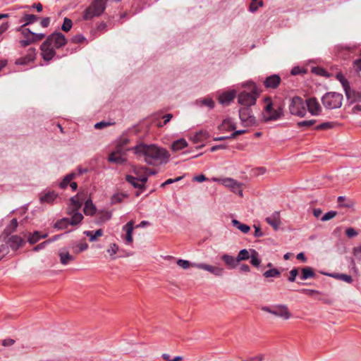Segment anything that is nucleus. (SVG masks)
<instances>
[{
	"label": "nucleus",
	"mask_w": 361,
	"mask_h": 361,
	"mask_svg": "<svg viewBox=\"0 0 361 361\" xmlns=\"http://www.w3.org/2000/svg\"><path fill=\"white\" fill-rule=\"evenodd\" d=\"M132 149L136 155L143 157L144 161L149 165L157 166L166 163L170 157L165 149L155 145L140 144Z\"/></svg>",
	"instance_id": "obj_1"
},
{
	"label": "nucleus",
	"mask_w": 361,
	"mask_h": 361,
	"mask_svg": "<svg viewBox=\"0 0 361 361\" xmlns=\"http://www.w3.org/2000/svg\"><path fill=\"white\" fill-rule=\"evenodd\" d=\"M67 42L65 35L60 32H55L49 35L40 46L43 59L47 61L51 60L56 56L55 49L63 47L67 44Z\"/></svg>",
	"instance_id": "obj_2"
},
{
	"label": "nucleus",
	"mask_w": 361,
	"mask_h": 361,
	"mask_svg": "<svg viewBox=\"0 0 361 361\" xmlns=\"http://www.w3.org/2000/svg\"><path fill=\"white\" fill-rule=\"evenodd\" d=\"M243 87H249L250 91L246 90L240 92L238 95V103L243 106L251 107L256 104L257 99L260 94L255 84L251 81H248L242 84Z\"/></svg>",
	"instance_id": "obj_3"
},
{
	"label": "nucleus",
	"mask_w": 361,
	"mask_h": 361,
	"mask_svg": "<svg viewBox=\"0 0 361 361\" xmlns=\"http://www.w3.org/2000/svg\"><path fill=\"white\" fill-rule=\"evenodd\" d=\"M264 103L265 106L264 112L262 113V119L264 122L276 121L282 116V109L279 106L277 109H274L271 99L270 97H267L264 98Z\"/></svg>",
	"instance_id": "obj_4"
},
{
	"label": "nucleus",
	"mask_w": 361,
	"mask_h": 361,
	"mask_svg": "<svg viewBox=\"0 0 361 361\" xmlns=\"http://www.w3.org/2000/svg\"><path fill=\"white\" fill-rule=\"evenodd\" d=\"M106 8L104 0H94L91 4L85 10L83 19L89 20L94 17L101 16Z\"/></svg>",
	"instance_id": "obj_5"
},
{
	"label": "nucleus",
	"mask_w": 361,
	"mask_h": 361,
	"mask_svg": "<svg viewBox=\"0 0 361 361\" xmlns=\"http://www.w3.org/2000/svg\"><path fill=\"white\" fill-rule=\"evenodd\" d=\"M343 95L335 92L326 93L322 98L323 106L327 109H338L342 105Z\"/></svg>",
	"instance_id": "obj_6"
},
{
	"label": "nucleus",
	"mask_w": 361,
	"mask_h": 361,
	"mask_svg": "<svg viewBox=\"0 0 361 361\" xmlns=\"http://www.w3.org/2000/svg\"><path fill=\"white\" fill-rule=\"evenodd\" d=\"M262 310L284 320H288L292 317L288 306L283 304L274 305L271 307L263 306Z\"/></svg>",
	"instance_id": "obj_7"
},
{
	"label": "nucleus",
	"mask_w": 361,
	"mask_h": 361,
	"mask_svg": "<svg viewBox=\"0 0 361 361\" xmlns=\"http://www.w3.org/2000/svg\"><path fill=\"white\" fill-rule=\"evenodd\" d=\"M241 123L245 127H251L257 125V119L253 114L251 107L242 106L238 110Z\"/></svg>",
	"instance_id": "obj_8"
},
{
	"label": "nucleus",
	"mask_w": 361,
	"mask_h": 361,
	"mask_svg": "<svg viewBox=\"0 0 361 361\" xmlns=\"http://www.w3.org/2000/svg\"><path fill=\"white\" fill-rule=\"evenodd\" d=\"M289 111L292 115L304 117L306 114V106L303 99L300 97H294L289 104Z\"/></svg>",
	"instance_id": "obj_9"
},
{
	"label": "nucleus",
	"mask_w": 361,
	"mask_h": 361,
	"mask_svg": "<svg viewBox=\"0 0 361 361\" xmlns=\"http://www.w3.org/2000/svg\"><path fill=\"white\" fill-rule=\"evenodd\" d=\"M214 180L221 182L224 186L229 188L233 192L238 194L240 196H243L242 184L237 180L230 178L221 180L215 178Z\"/></svg>",
	"instance_id": "obj_10"
},
{
	"label": "nucleus",
	"mask_w": 361,
	"mask_h": 361,
	"mask_svg": "<svg viewBox=\"0 0 361 361\" xmlns=\"http://www.w3.org/2000/svg\"><path fill=\"white\" fill-rule=\"evenodd\" d=\"M193 267L207 271L216 276H221L224 273V269L220 267L212 266L204 263L194 264Z\"/></svg>",
	"instance_id": "obj_11"
},
{
	"label": "nucleus",
	"mask_w": 361,
	"mask_h": 361,
	"mask_svg": "<svg viewBox=\"0 0 361 361\" xmlns=\"http://www.w3.org/2000/svg\"><path fill=\"white\" fill-rule=\"evenodd\" d=\"M148 176L143 175L140 176L138 178L131 175H127L126 176V180L130 183L134 188L142 190L145 188V183L147 181Z\"/></svg>",
	"instance_id": "obj_12"
},
{
	"label": "nucleus",
	"mask_w": 361,
	"mask_h": 361,
	"mask_svg": "<svg viewBox=\"0 0 361 361\" xmlns=\"http://www.w3.org/2000/svg\"><path fill=\"white\" fill-rule=\"evenodd\" d=\"M305 106L308 111L312 116H318L322 112V107L315 97H311L306 100Z\"/></svg>",
	"instance_id": "obj_13"
},
{
	"label": "nucleus",
	"mask_w": 361,
	"mask_h": 361,
	"mask_svg": "<svg viewBox=\"0 0 361 361\" xmlns=\"http://www.w3.org/2000/svg\"><path fill=\"white\" fill-rule=\"evenodd\" d=\"M236 94L237 92L235 90L224 92L219 95L218 100L222 105H228L234 99Z\"/></svg>",
	"instance_id": "obj_14"
},
{
	"label": "nucleus",
	"mask_w": 361,
	"mask_h": 361,
	"mask_svg": "<svg viewBox=\"0 0 361 361\" xmlns=\"http://www.w3.org/2000/svg\"><path fill=\"white\" fill-rule=\"evenodd\" d=\"M25 243V240L21 237L17 235H13L8 238L5 244L8 247H10L13 250L16 251Z\"/></svg>",
	"instance_id": "obj_15"
},
{
	"label": "nucleus",
	"mask_w": 361,
	"mask_h": 361,
	"mask_svg": "<svg viewBox=\"0 0 361 361\" xmlns=\"http://www.w3.org/2000/svg\"><path fill=\"white\" fill-rule=\"evenodd\" d=\"M36 56V49L35 48H30L25 56L20 57L16 61L17 65H27L33 61Z\"/></svg>",
	"instance_id": "obj_16"
},
{
	"label": "nucleus",
	"mask_w": 361,
	"mask_h": 361,
	"mask_svg": "<svg viewBox=\"0 0 361 361\" xmlns=\"http://www.w3.org/2000/svg\"><path fill=\"white\" fill-rule=\"evenodd\" d=\"M58 194L54 191H44L39 195V202L42 204H53L57 198Z\"/></svg>",
	"instance_id": "obj_17"
},
{
	"label": "nucleus",
	"mask_w": 361,
	"mask_h": 361,
	"mask_svg": "<svg viewBox=\"0 0 361 361\" xmlns=\"http://www.w3.org/2000/svg\"><path fill=\"white\" fill-rule=\"evenodd\" d=\"M265 221L275 231H277L281 225L280 213L279 212H274L270 216H267Z\"/></svg>",
	"instance_id": "obj_18"
},
{
	"label": "nucleus",
	"mask_w": 361,
	"mask_h": 361,
	"mask_svg": "<svg viewBox=\"0 0 361 361\" xmlns=\"http://www.w3.org/2000/svg\"><path fill=\"white\" fill-rule=\"evenodd\" d=\"M45 37L44 33H33L32 37L25 38V39L20 40L19 44L22 47H26L32 43L41 41Z\"/></svg>",
	"instance_id": "obj_19"
},
{
	"label": "nucleus",
	"mask_w": 361,
	"mask_h": 361,
	"mask_svg": "<svg viewBox=\"0 0 361 361\" xmlns=\"http://www.w3.org/2000/svg\"><path fill=\"white\" fill-rule=\"evenodd\" d=\"M281 78L279 75L274 74L266 78L264 85L266 88H276L281 83Z\"/></svg>",
	"instance_id": "obj_20"
},
{
	"label": "nucleus",
	"mask_w": 361,
	"mask_h": 361,
	"mask_svg": "<svg viewBox=\"0 0 361 361\" xmlns=\"http://www.w3.org/2000/svg\"><path fill=\"white\" fill-rule=\"evenodd\" d=\"M59 256L60 258V263L63 265H66L75 259L73 255H71L67 248H61L59 250Z\"/></svg>",
	"instance_id": "obj_21"
},
{
	"label": "nucleus",
	"mask_w": 361,
	"mask_h": 361,
	"mask_svg": "<svg viewBox=\"0 0 361 361\" xmlns=\"http://www.w3.org/2000/svg\"><path fill=\"white\" fill-rule=\"evenodd\" d=\"M345 96L347 97L348 101L350 103H355L361 100V93L359 92H356L351 88L348 90H345Z\"/></svg>",
	"instance_id": "obj_22"
},
{
	"label": "nucleus",
	"mask_w": 361,
	"mask_h": 361,
	"mask_svg": "<svg viewBox=\"0 0 361 361\" xmlns=\"http://www.w3.org/2000/svg\"><path fill=\"white\" fill-rule=\"evenodd\" d=\"M221 259L224 262L226 266L230 269H235L238 264V262L237 258L229 255L228 254H224L221 257Z\"/></svg>",
	"instance_id": "obj_23"
},
{
	"label": "nucleus",
	"mask_w": 361,
	"mask_h": 361,
	"mask_svg": "<svg viewBox=\"0 0 361 361\" xmlns=\"http://www.w3.org/2000/svg\"><path fill=\"white\" fill-rule=\"evenodd\" d=\"M134 228L133 221H128L123 228L126 232V242L128 244H130L133 242V231Z\"/></svg>",
	"instance_id": "obj_24"
},
{
	"label": "nucleus",
	"mask_w": 361,
	"mask_h": 361,
	"mask_svg": "<svg viewBox=\"0 0 361 361\" xmlns=\"http://www.w3.org/2000/svg\"><path fill=\"white\" fill-rule=\"evenodd\" d=\"M108 161L114 164H122L126 161V156L120 154L110 153L108 157Z\"/></svg>",
	"instance_id": "obj_25"
},
{
	"label": "nucleus",
	"mask_w": 361,
	"mask_h": 361,
	"mask_svg": "<svg viewBox=\"0 0 361 361\" xmlns=\"http://www.w3.org/2000/svg\"><path fill=\"white\" fill-rule=\"evenodd\" d=\"M235 128V123L231 118L224 119L220 126V130L225 131L234 130Z\"/></svg>",
	"instance_id": "obj_26"
},
{
	"label": "nucleus",
	"mask_w": 361,
	"mask_h": 361,
	"mask_svg": "<svg viewBox=\"0 0 361 361\" xmlns=\"http://www.w3.org/2000/svg\"><path fill=\"white\" fill-rule=\"evenodd\" d=\"M39 20V17L34 14H24V16L20 19V22L23 23V26H27L37 22Z\"/></svg>",
	"instance_id": "obj_27"
},
{
	"label": "nucleus",
	"mask_w": 361,
	"mask_h": 361,
	"mask_svg": "<svg viewBox=\"0 0 361 361\" xmlns=\"http://www.w3.org/2000/svg\"><path fill=\"white\" fill-rule=\"evenodd\" d=\"M316 276L314 269L310 267H305L301 269L300 278L302 280L314 278Z\"/></svg>",
	"instance_id": "obj_28"
},
{
	"label": "nucleus",
	"mask_w": 361,
	"mask_h": 361,
	"mask_svg": "<svg viewBox=\"0 0 361 361\" xmlns=\"http://www.w3.org/2000/svg\"><path fill=\"white\" fill-rule=\"evenodd\" d=\"M48 236L47 233L41 234L39 231H34L28 238L27 241L30 244H35L42 238H46Z\"/></svg>",
	"instance_id": "obj_29"
},
{
	"label": "nucleus",
	"mask_w": 361,
	"mask_h": 361,
	"mask_svg": "<svg viewBox=\"0 0 361 361\" xmlns=\"http://www.w3.org/2000/svg\"><path fill=\"white\" fill-rule=\"evenodd\" d=\"M208 137L207 133L206 131L200 130L195 133L191 137L192 142L194 143H200L204 141Z\"/></svg>",
	"instance_id": "obj_30"
},
{
	"label": "nucleus",
	"mask_w": 361,
	"mask_h": 361,
	"mask_svg": "<svg viewBox=\"0 0 361 361\" xmlns=\"http://www.w3.org/2000/svg\"><path fill=\"white\" fill-rule=\"evenodd\" d=\"M188 143L184 138L178 139L174 141L171 145V149L174 152L179 151L185 147H187Z\"/></svg>",
	"instance_id": "obj_31"
},
{
	"label": "nucleus",
	"mask_w": 361,
	"mask_h": 361,
	"mask_svg": "<svg viewBox=\"0 0 361 361\" xmlns=\"http://www.w3.org/2000/svg\"><path fill=\"white\" fill-rule=\"evenodd\" d=\"M231 222L233 226L239 229L243 233H247L250 230V227L249 226L240 223L237 219H233Z\"/></svg>",
	"instance_id": "obj_32"
},
{
	"label": "nucleus",
	"mask_w": 361,
	"mask_h": 361,
	"mask_svg": "<svg viewBox=\"0 0 361 361\" xmlns=\"http://www.w3.org/2000/svg\"><path fill=\"white\" fill-rule=\"evenodd\" d=\"M329 276H331V277H333L336 279L343 281L348 283H351L353 281L351 276L345 274L335 273V274H331Z\"/></svg>",
	"instance_id": "obj_33"
},
{
	"label": "nucleus",
	"mask_w": 361,
	"mask_h": 361,
	"mask_svg": "<svg viewBox=\"0 0 361 361\" xmlns=\"http://www.w3.org/2000/svg\"><path fill=\"white\" fill-rule=\"evenodd\" d=\"M96 212V207L92 200H88L85 202L84 212L86 215H93Z\"/></svg>",
	"instance_id": "obj_34"
},
{
	"label": "nucleus",
	"mask_w": 361,
	"mask_h": 361,
	"mask_svg": "<svg viewBox=\"0 0 361 361\" xmlns=\"http://www.w3.org/2000/svg\"><path fill=\"white\" fill-rule=\"evenodd\" d=\"M83 219V216L81 213L74 212L71 218H68L69 225L75 226L80 224Z\"/></svg>",
	"instance_id": "obj_35"
},
{
	"label": "nucleus",
	"mask_w": 361,
	"mask_h": 361,
	"mask_svg": "<svg viewBox=\"0 0 361 361\" xmlns=\"http://www.w3.org/2000/svg\"><path fill=\"white\" fill-rule=\"evenodd\" d=\"M128 197V195L124 192H118L114 194L111 198V204H118L123 202L126 198Z\"/></svg>",
	"instance_id": "obj_36"
},
{
	"label": "nucleus",
	"mask_w": 361,
	"mask_h": 361,
	"mask_svg": "<svg viewBox=\"0 0 361 361\" xmlns=\"http://www.w3.org/2000/svg\"><path fill=\"white\" fill-rule=\"evenodd\" d=\"M250 254V263L255 267H258L261 263V260L259 258L258 252L255 250H251Z\"/></svg>",
	"instance_id": "obj_37"
},
{
	"label": "nucleus",
	"mask_w": 361,
	"mask_h": 361,
	"mask_svg": "<svg viewBox=\"0 0 361 361\" xmlns=\"http://www.w3.org/2000/svg\"><path fill=\"white\" fill-rule=\"evenodd\" d=\"M84 234L90 237V240L92 242L97 240L98 237L102 236L103 235V231L102 229H98L93 233L92 231H86L84 232Z\"/></svg>",
	"instance_id": "obj_38"
},
{
	"label": "nucleus",
	"mask_w": 361,
	"mask_h": 361,
	"mask_svg": "<svg viewBox=\"0 0 361 361\" xmlns=\"http://www.w3.org/2000/svg\"><path fill=\"white\" fill-rule=\"evenodd\" d=\"M68 225H69L68 218H63V219L57 221L54 224V228H56L58 230H63V229L67 228Z\"/></svg>",
	"instance_id": "obj_39"
},
{
	"label": "nucleus",
	"mask_w": 361,
	"mask_h": 361,
	"mask_svg": "<svg viewBox=\"0 0 361 361\" xmlns=\"http://www.w3.org/2000/svg\"><path fill=\"white\" fill-rule=\"evenodd\" d=\"M281 275V272L276 268L270 269L264 272L263 276L266 279L276 278Z\"/></svg>",
	"instance_id": "obj_40"
},
{
	"label": "nucleus",
	"mask_w": 361,
	"mask_h": 361,
	"mask_svg": "<svg viewBox=\"0 0 361 361\" xmlns=\"http://www.w3.org/2000/svg\"><path fill=\"white\" fill-rule=\"evenodd\" d=\"M75 173H71L66 175L63 180L60 183L59 187L61 188H66L69 183H71V180L75 178Z\"/></svg>",
	"instance_id": "obj_41"
},
{
	"label": "nucleus",
	"mask_w": 361,
	"mask_h": 361,
	"mask_svg": "<svg viewBox=\"0 0 361 361\" xmlns=\"http://www.w3.org/2000/svg\"><path fill=\"white\" fill-rule=\"evenodd\" d=\"M335 126V123L334 122H324L319 125L315 126V129L317 130H325L328 129H331Z\"/></svg>",
	"instance_id": "obj_42"
},
{
	"label": "nucleus",
	"mask_w": 361,
	"mask_h": 361,
	"mask_svg": "<svg viewBox=\"0 0 361 361\" xmlns=\"http://www.w3.org/2000/svg\"><path fill=\"white\" fill-rule=\"evenodd\" d=\"M250 255L249 251L246 249H243L238 252V255L236 258L239 263L240 261L247 260L250 259Z\"/></svg>",
	"instance_id": "obj_43"
},
{
	"label": "nucleus",
	"mask_w": 361,
	"mask_h": 361,
	"mask_svg": "<svg viewBox=\"0 0 361 361\" xmlns=\"http://www.w3.org/2000/svg\"><path fill=\"white\" fill-rule=\"evenodd\" d=\"M16 31L20 32L25 38L32 37V34L34 33L29 28H26L25 26L23 25L17 27Z\"/></svg>",
	"instance_id": "obj_44"
},
{
	"label": "nucleus",
	"mask_w": 361,
	"mask_h": 361,
	"mask_svg": "<svg viewBox=\"0 0 361 361\" xmlns=\"http://www.w3.org/2000/svg\"><path fill=\"white\" fill-rule=\"evenodd\" d=\"M86 38L81 34H78L71 37L70 42L73 44H80L86 42Z\"/></svg>",
	"instance_id": "obj_45"
},
{
	"label": "nucleus",
	"mask_w": 361,
	"mask_h": 361,
	"mask_svg": "<svg viewBox=\"0 0 361 361\" xmlns=\"http://www.w3.org/2000/svg\"><path fill=\"white\" fill-rule=\"evenodd\" d=\"M262 5L263 2L260 0H252L249 10L250 11L254 13L258 9L259 7L262 6Z\"/></svg>",
	"instance_id": "obj_46"
},
{
	"label": "nucleus",
	"mask_w": 361,
	"mask_h": 361,
	"mask_svg": "<svg viewBox=\"0 0 361 361\" xmlns=\"http://www.w3.org/2000/svg\"><path fill=\"white\" fill-rule=\"evenodd\" d=\"M176 263L180 267L183 268V269H187L190 267H193L192 265L195 264L190 262L188 260L182 259H178Z\"/></svg>",
	"instance_id": "obj_47"
},
{
	"label": "nucleus",
	"mask_w": 361,
	"mask_h": 361,
	"mask_svg": "<svg viewBox=\"0 0 361 361\" xmlns=\"http://www.w3.org/2000/svg\"><path fill=\"white\" fill-rule=\"evenodd\" d=\"M337 78L341 82L344 89V91H345V90H348L349 88H350L348 80L343 75H342L341 74H338Z\"/></svg>",
	"instance_id": "obj_48"
},
{
	"label": "nucleus",
	"mask_w": 361,
	"mask_h": 361,
	"mask_svg": "<svg viewBox=\"0 0 361 361\" xmlns=\"http://www.w3.org/2000/svg\"><path fill=\"white\" fill-rule=\"evenodd\" d=\"M73 25L72 20L68 18H65L63 20V23L61 26V30L64 32H68Z\"/></svg>",
	"instance_id": "obj_49"
},
{
	"label": "nucleus",
	"mask_w": 361,
	"mask_h": 361,
	"mask_svg": "<svg viewBox=\"0 0 361 361\" xmlns=\"http://www.w3.org/2000/svg\"><path fill=\"white\" fill-rule=\"evenodd\" d=\"M200 102L202 105L207 106L210 109H212L214 107V102L211 98L203 99Z\"/></svg>",
	"instance_id": "obj_50"
},
{
	"label": "nucleus",
	"mask_w": 361,
	"mask_h": 361,
	"mask_svg": "<svg viewBox=\"0 0 361 361\" xmlns=\"http://www.w3.org/2000/svg\"><path fill=\"white\" fill-rule=\"evenodd\" d=\"M71 204L73 205V209L78 210L81 206L82 202L78 200L77 197H72L71 199Z\"/></svg>",
	"instance_id": "obj_51"
},
{
	"label": "nucleus",
	"mask_w": 361,
	"mask_h": 361,
	"mask_svg": "<svg viewBox=\"0 0 361 361\" xmlns=\"http://www.w3.org/2000/svg\"><path fill=\"white\" fill-rule=\"evenodd\" d=\"M118 250V246L116 243H112L110 245L109 247L107 249V252L110 256H114Z\"/></svg>",
	"instance_id": "obj_52"
},
{
	"label": "nucleus",
	"mask_w": 361,
	"mask_h": 361,
	"mask_svg": "<svg viewBox=\"0 0 361 361\" xmlns=\"http://www.w3.org/2000/svg\"><path fill=\"white\" fill-rule=\"evenodd\" d=\"M298 274V269L293 268L291 269L289 272V276L288 278V281L290 282H294L295 281L296 276Z\"/></svg>",
	"instance_id": "obj_53"
},
{
	"label": "nucleus",
	"mask_w": 361,
	"mask_h": 361,
	"mask_svg": "<svg viewBox=\"0 0 361 361\" xmlns=\"http://www.w3.org/2000/svg\"><path fill=\"white\" fill-rule=\"evenodd\" d=\"M8 253V246L4 243H0V260H1Z\"/></svg>",
	"instance_id": "obj_54"
},
{
	"label": "nucleus",
	"mask_w": 361,
	"mask_h": 361,
	"mask_svg": "<svg viewBox=\"0 0 361 361\" xmlns=\"http://www.w3.org/2000/svg\"><path fill=\"white\" fill-rule=\"evenodd\" d=\"M316 123V120H307V121H302L298 123V126L300 128L302 127H310L312 125H314Z\"/></svg>",
	"instance_id": "obj_55"
},
{
	"label": "nucleus",
	"mask_w": 361,
	"mask_h": 361,
	"mask_svg": "<svg viewBox=\"0 0 361 361\" xmlns=\"http://www.w3.org/2000/svg\"><path fill=\"white\" fill-rule=\"evenodd\" d=\"M336 215V212L334 211H330L327 213H326L322 218L321 220L322 221H329L333 218H334Z\"/></svg>",
	"instance_id": "obj_56"
},
{
	"label": "nucleus",
	"mask_w": 361,
	"mask_h": 361,
	"mask_svg": "<svg viewBox=\"0 0 361 361\" xmlns=\"http://www.w3.org/2000/svg\"><path fill=\"white\" fill-rule=\"evenodd\" d=\"M113 154H120L126 156V150H125L121 145L117 144L115 149L111 152Z\"/></svg>",
	"instance_id": "obj_57"
},
{
	"label": "nucleus",
	"mask_w": 361,
	"mask_h": 361,
	"mask_svg": "<svg viewBox=\"0 0 361 361\" xmlns=\"http://www.w3.org/2000/svg\"><path fill=\"white\" fill-rule=\"evenodd\" d=\"M88 247V245L87 243H80L78 245V247L76 248L75 250H74V253L75 254H78L85 250H87Z\"/></svg>",
	"instance_id": "obj_58"
},
{
	"label": "nucleus",
	"mask_w": 361,
	"mask_h": 361,
	"mask_svg": "<svg viewBox=\"0 0 361 361\" xmlns=\"http://www.w3.org/2000/svg\"><path fill=\"white\" fill-rule=\"evenodd\" d=\"M345 234L349 238H353L357 235V232L353 228H348L345 230Z\"/></svg>",
	"instance_id": "obj_59"
},
{
	"label": "nucleus",
	"mask_w": 361,
	"mask_h": 361,
	"mask_svg": "<svg viewBox=\"0 0 361 361\" xmlns=\"http://www.w3.org/2000/svg\"><path fill=\"white\" fill-rule=\"evenodd\" d=\"M300 293L306 294L307 295H313L314 294H319V292L317 290L313 289H306L303 288L300 290Z\"/></svg>",
	"instance_id": "obj_60"
},
{
	"label": "nucleus",
	"mask_w": 361,
	"mask_h": 361,
	"mask_svg": "<svg viewBox=\"0 0 361 361\" xmlns=\"http://www.w3.org/2000/svg\"><path fill=\"white\" fill-rule=\"evenodd\" d=\"M181 179H182V177H177V178H176L174 179H172V178L167 179L165 182L161 183V187H165L167 185H169V184H171L173 183L179 181Z\"/></svg>",
	"instance_id": "obj_61"
},
{
	"label": "nucleus",
	"mask_w": 361,
	"mask_h": 361,
	"mask_svg": "<svg viewBox=\"0 0 361 361\" xmlns=\"http://www.w3.org/2000/svg\"><path fill=\"white\" fill-rule=\"evenodd\" d=\"M49 244V241L47 240H45L39 244H38L37 245H36L35 247H34L33 248V251L35 252H37L40 250H42L45 247L46 245H47Z\"/></svg>",
	"instance_id": "obj_62"
},
{
	"label": "nucleus",
	"mask_w": 361,
	"mask_h": 361,
	"mask_svg": "<svg viewBox=\"0 0 361 361\" xmlns=\"http://www.w3.org/2000/svg\"><path fill=\"white\" fill-rule=\"evenodd\" d=\"M353 67L356 71H361V59H356L353 61Z\"/></svg>",
	"instance_id": "obj_63"
},
{
	"label": "nucleus",
	"mask_w": 361,
	"mask_h": 361,
	"mask_svg": "<svg viewBox=\"0 0 361 361\" xmlns=\"http://www.w3.org/2000/svg\"><path fill=\"white\" fill-rule=\"evenodd\" d=\"M264 358V355L262 354L258 355L257 356H254L250 357L247 360V361H263Z\"/></svg>",
	"instance_id": "obj_64"
}]
</instances>
